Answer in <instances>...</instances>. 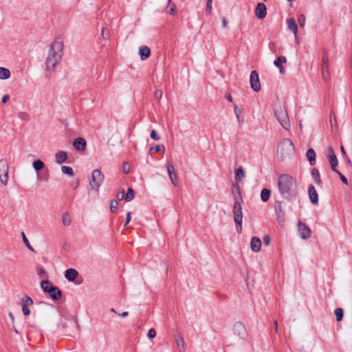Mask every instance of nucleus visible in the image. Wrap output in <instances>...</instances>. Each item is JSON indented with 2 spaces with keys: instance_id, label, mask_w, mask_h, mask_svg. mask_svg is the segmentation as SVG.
<instances>
[{
  "instance_id": "f257e3e1",
  "label": "nucleus",
  "mask_w": 352,
  "mask_h": 352,
  "mask_svg": "<svg viewBox=\"0 0 352 352\" xmlns=\"http://www.w3.org/2000/svg\"><path fill=\"white\" fill-rule=\"evenodd\" d=\"M277 185L281 197L287 200H291L298 195L297 181L289 174L280 175L278 177Z\"/></svg>"
},
{
  "instance_id": "f03ea898",
  "label": "nucleus",
  "mask_w": 352,
  "mask_h": 352,
  "mask_svg": "<svg viewBox=\"0 0 352 352\" xmlns=\"http://www.w3.org/2000/svg\"><path fill=\"white\" fill-rule=\"evenodd\" d=\"M63 53V43L60 40L56 39L50 44L45 60L46 69L48 71L53 70L60 63Z\"/></svg>"
},
{
  "instance_id": "7ed1b4c3",
  "label": "nucleus",
  "mask_w": 352,
  "mask_h": 352,
  "mask_svg": "<svg viewBox=\"0 0 352 352\" xmlns=\"http://www.w3.org/2000/svg\"><path fill=\"white\" fill-rule=\"evenodd\" d=\"M294 145L292 140L284 138L278 145L276 158L279 162L285 161L294 153Z\"/></svg>"
},
{
  "instance_id": "20e7f679",
  "label": "nucleus",
  "mask_w": 352,
  "mask_h": 352,
  "mask_svg": "<svg viewBox=\"0 0 352 352\" xmlns=\"http://www.w3.org/2000/svg\"><path fill=\"white\" fill-rule=\"evenodd\" d=\"M275 116L280 124L286 130L290 128V122L287 111L284 106L279 105L275 109Z\"/></svg>"
},
{
  "instance_id": "39448f33",
  "label": "nucleus",
  "mask_w": 352,
  "mask_h": 352,
  "mask_svg": "<svg viewBox=\"0 0 352 352\" xmlns=\"http://www.w3.org/2000/svg\"><path fill=\"white\" fill-rule=\"evenodd\" d=\"M241 201H236L233 206L234 221L236 226V230L238 233L242 231V222H243V212Z\"/></svg>"
},
{
  "instance_id": "423d86ee",
  "label": "nucleus",
  "mask_w": 352,
  "mask_h": 352,
  "mask_svg": "<svg viewBox=\"0 0 352 352\" xmlns=\"http://www.w3.org/2000/svg\"><path fill=\"white\" fill-rule=\"evenodd\" d=\"M104 175L100 170L95 169L93 170L91 176L89 178V185L91 190L98 191L104 182Z\"/></svg>"
},
{
  "instance_id": "0eeeda50",
  "label": "nucleus",
  "mask_w": 352,
  "mask_h": 352,
  "mask_svg": "<svg viewBox=\"0 0 352 352\" xmlns=\"http://www.w3.org/2000/svg\"><path fill=\"white\" fill-rule=\"evenodd\" d=\"M8 169L9 166L6 160H0V182L4 186L8 184Z\"/></svg>"
},
{
  "instance_id": "6e6552de",
  "label": "nucleus",
  "mask_w": 352,
  "mask_h": 352,
  "mask_svg": "<svg viewBox=\"0 0 352 352\" xmlns=\"http://www.w3.org/2000/svg\"><path fill=\"white\" fill-rule=\"evenodd\" d=\"M251 88L256 92L261 90V84L258 78V74L256 71H252L250 77Z\"/></svg>"
},
{
  "instance_id": "1a4fd4ad",
  "label": "nucleus",
  "mask_w": 352,
  "mask_h": 352,
  "mask_svg": "<svg viewBox=\"0 0 352 352\" xmlns=\"http://www.w3.org/2000/svg\"><path fill=\"white\" fill-rule=\"evenodd\" d=\"M234 333L241 339H245L247 336V331L245 325L241 322H236L234 324Z\"/></svg>"
},
{
  "instance_id": "9d476101",
  "label": "nucleus",
  "mask_w": 352,
  "mask_h": 352,
  "mask_svg": "<svg viewBox=\"0 0 352 352\" xmlns=\"http://www.w3.org/2000/svg\"><path fill=\"white\" fill-rule=\"evenodd\" d=\"M322 76L325 81H328L330 79L328 57L324 54L322 56Z\"/></svg>"
},
{
  "instance_id": "9b49d317",
  "label": "nucleus",
  "mask_w": 352,
  "mask_h": 352,
  "mask_svg": "<svg viewBox=\"0 0 352 352\" xmlns=\"http://www.w3.org/2000/svg\"><path fill=\"white\" fill-rule=\"evenodd\" d=\"M298 228L300 232V237L302 239H309L311 236V230L305 223L299 221L298 223Z\"/></svg>"
},
{
  "instance_id": "f8f14e48",
  "label": "nucleus",
  "mask_w": 352,
  "mask_h": 352,
  "mask_svg": "<svg viewBox=\"0 0 352 352\" xmlns=\"http://www.w3.org/2000/svg\"><path fill=\"white\" fill-rule=\"evenodd\" d=\"M21 303H22L23 314H24V316H29L30 314V310L29 309V307L32 305V304H33L32 299L30 297L25 296L22 299Z\"/></svg>"
},
{
  "instance_id": "ddd939ff",
  "label": "nucleus",
  "mask_w": 352,
  "mask_h": 352,
  "mask_svg": "<svg viewBox=\"0 0 352 352\" xmlns=\"http://www.w3.org/2000/svg\"><path fill=\"white\" fill-rule=\"evenodd\" d=\"M328 151H329V162L330 164L331 170L335 172V171L338 170L336 169V167L338 166V158H337L336 154L334 153L333 150L331 147L329 148Z\"/></svg>"
},
{
  "instance_id": "4468645a",
  "label": "nucleus",
  "mask_w": 352,
  "mask_h": 352,
  "mask_svg": "<svg viewBox=\"0 0 352 352\" xmlns=\"http://www.w3.org/2000/svg\"><path fill=\"white\" fill-rule=\"evenodd\" d=\"M167 171L169 175V177L171 180V182L175 185H177L178 184V176L175 172L174 166L170 163L167 162L166 164Z\"/></svg>"
},
{
  "instance_id": "2eb2a0df",
  "label": "nucleus",
  "mask_w": 352,
  "mask_h": 352,
  "mask_svg": "<svg viewBox=\"0 0 352 352\" xmlns=\"http://www.w3.org/2000/svg\"><path fill=\"white\" fill-rule=\"evenodd\" d=\"M267 9L263 3H258L255 8V16L258 19H263L266 16Z\"/></svg>"
},
{
  "instance_id": "dca6fc26",
  "label": "nucleus",
  "mask_w": 352,
  "mask_h": 352,
  "mask_svg": "<svg viewBox=\"0 0 352 352\" xmlns=\"http://www.w3.org/2000/svg\"><path fill=\"white\" fill-rule=\"evenodd\" d=\"M47 293L50 296V298L54 300H59L62 295L60 289L58 287L54 285H51Z\"/></svg>"
},
{
  "instance_id": "f3484780",
  "label": "nucleus",
  "mask_w": 352,
  "mask_h": 352,
  "mask_svg": "<svg viewBox=\"0 0 352 352\" xmlns=\"http://www.w3.org/2000/svg\"><path fill=\"white\" fill-rule=\"evenodd\" d=\"M308 193L311 202L314 205H317L318 204V195L312 184H310L308 187Z\"/></svg>"
},
{
  "instance_id": "a211bd4d",
  "label": "nucleus",
  "mask_w": 352,
  "mask_h": 352,
  "mask_svg": "<svg viewBox=\"0 0 352 352\" xmlns=\"http://www.w3.org/2000/svg\"><path fill=\"white\" fill-rule=\"evenodd\" d=\"M73 146L78 151H83L86 148L87 143L82 138H77L73 142Z\"/></svg>"
},
{
  "instance_id": "6ab92c4d",
  "label": "nucleus",
  "mask_w": 352,
  "mask_h": 352,
  "mask_svg": "<svg viewBox=\"0 0 352 352\" xmlns=\"http://www.w3.org/2000/svg\"><path fill=\"white\" fill-rule=\"evenodd\" d=\"M251 250L254 252H258L261 248V241L258 237L254 236L252 238L250 243Z\"/></svg>"
},
{
  "instance_id": "aec40b11",
  "label": "nucleus",
  "mask_w": 352,
  "mask_h": 352,
  "mask_svg": "<svg viewBox=\"0 0 352 352\" xmlns=\"http://www.w3.org/2000/svg\"><path fill=\"white\" fill-rule=\"evenodd\" d=\"M288 29L292 32L296 37L298 34V26L294 18H289L286 20Z\"/></svg>"
},
{
  "instance_id": "412c9836",
  "label": "nucleus",
  "mask_w": 352,
  "mask_h": 352,
  "mask_svg": "<svg viewBox=\"0 0 352 352\" xmlns=\"http://www.w3.org/2000/svg\"><path fill=\"white\" fill-rule=\"evenodd\" d=\"M78 275V272L73 268L67 270L65 273V277L69 281H74L77 278Z\"/></svg>"
},
{
  "instance_id": "4be33fe9",
  "label": "nucleus",
  "mask_w": 352,
  "mask_h": 352,
  "mask_svg": "<svg viewBox=\"0 0 352 352\" xmlns=\"http://www.w3.org/2000/svg\"><path fill=\"white\" fill-rule=\"evenodd\" d=\"M139 54L142 60L148 58L151 55V50L147 46H141L139 48Z\"/></svg>"
},
{
  "instance_id": "5701e85b",
  "label": "nucleus",
  "mask_w": 352,
  "mask_h": 352,
  "mask_svg": "<svg viewBox=\"0 0 352 352\" xmlns=\"http://www.w3.org/2000/svg\"><path fill=\"white\" fill-rule=\"evenodd\" d=\"M275 213L277 217L278 221L279 223L283 222L285 220V214L280 204L278 206H275Z\"/></svg>"
},
{
  "instance_id": "b1692460",
  "label": "nucleus",
  "mask_w": 352,
  "mask_h": 352,
  "mask_svg": "<svg viewBox=\"0 0 352 352\" xmlns=\"http://www.w3.org/2000/svg\"><path fill=\"white\" fill-rule=\"evenodd\" d=\"M307 158L309 162V164L313 166L316 163V152L313 148H309L306 154Z\"/></svg>"
},
{
  "instance_id": "393cba45",
  "label": "nucleus",
  "mask_w": 352,
  "mask_h": 352,
  "mask_svg": "<svg viewBox=\"0 0 352 352\" xmlns=\"http://www.w3.org/2000/svg\"><path fill=\"white\" fill-rule=\"evenodd\" d=\"M67 155L65 151H59L56 154V162L60 164L66 161Z\"/></svg>"
},
{
  "instance_id": "a878e982",
  "label": "nucleus",
  "mask_w": 352,
  "mask_h": 352,
  "mask_svg": "<svg viewBox=\"0 0 352 352\" xmlns=\"http://www.w3.org/2000/svg\"><path fill=\"white\" fill-rule=\"evenodd\" d=\"M11 76V73L8 68L0 67V80L8 79Z\"/></svg>"
},
{
  "instance_id": "bb28decb",
  "label": "nucleus",
  "mask_w": 352,
  "mask_h": 352,
  "mask_svg": "<svg viewBox=\"0 0 352 352\" xmlns=\"http://www.w3.org/2000/svg\"><path fill=\"white\" fill-rule=\"evenodd\" d=\"M245 177L244 170L242 167H239L236 169L235 173V179L238 182L242 181Z\"/></svg>"
},
{
  "instance_id": "cd10ccee",
  "label": "nucleus",
  "mask_w": 352,
  "mask_h": 352,
  "mask_svg": "<svg viewBox=\"0 0 352 352\" xmlns=\"http://www.w3.org/2000/svg\"><path fill=\"white\" fill-rule=\"evenodd\" d=\"M271 195V191L267 188H263L261 190V199L263 201L266 202L269 200Z\"/></svg>"
},
{
  "instance_id": "c85d7f7f",
  "label": "nucleus",
  "mask_w": 352,
  "mask_h": 352,
  "mask_svg": "<svg viewBox=\"0 0 352 352\" xmlns=\"http://www.w3.org/2000/svg\"><path fill=\"white\" fill-rule=\"evenodd\" d=\"M311 176L314 179L315 182L320 185L321 184V180L320 177L319 170L317 168H313L311 172Z\"/></svg>"
},
{
  "instance_id": "c756f323",
  "label": "nucleus",
  "mask_w": 352,
  "mask_h": 352,
  "mask_svg": "<svg viewBox=\"0 0 352 352\" xmlns=\"http://www.w3.org/2000/svg\"><path fill=\"white\" fill-rule=\"evenodd\" d=\"M168 6L166 8V13L173 15L176 11V6L175 3H171V0H168Z\"/></svg>"
},
{
  "instance_id": "7c9ffc66",
  "label": "nucleus",
  "mask_w": 352,
  "mask_h": 352,
  "mask_svg": "<svg viewBox=\"0 0 352 352\" xmlns=\"http://www.w3.org/2000/svg\"><path fill=\"white\" fill-rule=\"evenodd\" d=\"M286 61L287 58L284 56H280L274 60V64L276 67H280Z\"/></svg>"
},
{
  "instance_id": "2f4dec72",
  "label": "nucleus",
  "mask_w": 352,
  "mask_h": 352,
  "mask_svg": "<svg viewBox=\"0 0 352 352\" xmlns=\"http://www.w3.org/2000/svg\"><path fill=\"white\" fill-rule=\"evenodd\" d=\"M44 163L40 160H35L33 162V167L36 172L41 170L44 167Z\"/></svg>"
},
{
  "instance_id": "473e14b6",
  "label": "nucleus",
  "mask_w": 352,
  "mask_h": 352,
  "mask_svg": "<svg viewBox=\"0 0 352 352\" xmlns=\"http://www.w3.org/2000/svg\"><path fill=\"white\" fill-rule=\"evenodd\" d=\"M62 222L65 226H68L71 224V218L67 212H65L62 215Z\"/></svg>"
},
{
  "instance_id": "72a5a7b5",
  "label": "nucleus",
  "mask_w": 352,
  "mask_h": 352,
  "mask_svg": "<svg viewBox=\"0 0 352 352\" xmlns=\"http://www.w3.org/2000/svg\"><path fill=\"white\" fill-rule=\"evenodd\" d=\"M51 285H52L48 280H43L41 283V289L45 293L48 292V289Z\"/></svg>"
},
{
  "instance_id": "f704fd0d",
  "label": "nucleus",
  "mask_w": 352,
  "mask_h": 352,
  "mask_svg": "<svg viewBox=\"0 0 352 352\" xmlns=\"http://www.w3.org/2000/svg\"><path fill=\"white\" fill-rule=\"evenodd\" d=\"M21 236H22L23 241V243H25V245L26 248H27L28 249H29L30 251H32V252H34V248H32V246L30 245V242H29L28 239H27V237H26V236H25V233H24V232H22V233H21Z\"/></svg>"
},
{
  "instance_id": "c9c22d12",
  "label": "nucleus",
  "mask_w": 352,
  "mask_h": 352,
  "mask_svg": "<svg viewBox=\"0 0 352 352\" xmlns=\"http://www.w3.org/2000/svg\"><path fill=\"white\" fill-rule=\"evenodd\" d=\"M135 192L131 188L128 189V192H126L124 199L126 201H131L134 198Z\"/></svg>"
},
{
  "instance_id": "e433bc0d",
  "label": "nucleus",
  "mask_w": 352,
  "mask_h": 352,
  "mask_svg": "<svg viewBox=\"0 0 352 352\" xmlns=\"http://www.w3.org/2000/svg\"><path fill=\"white\" fill-rule=\"evenodd\" d=\"M61 170H62V172L64 174H66V175H70V176H73L74 175L73 169L71 167H69V166H62Z\"/></svg>"
},
{
  "instance_id": "4c0bfd02",
  "label": "nucleus",
  "mask_w": 352,
  "mask_h": 352,
  "mask_svg": "<svg viewBox=\"0 0 352 352\" xmlns=\"http://www.w3.org/2000/svg\"><path fill=\"white\" fill-rule=\"evenodd\" d=\"M233 107H234V114H235V116L236 117L237 121L239 123L242 122L243 120H241V118H240V115L242 113L241 110H240L238 108V106L236 104H234Z\"/></svg>"
},
{
  "instance_id": "58836bf2",
  "label": "nucleus",
  "mask_w": 352,
  "mask_h": 352,
  "mask_svg": "<svg viewBox=\"0 0 352 352\" xmlns=\"http://www.w3.org/2000/svg\"><path fill=\"white\" fill-rule=\"evenodd\" d=\"M335 315L336 316L337 321H341L343 316V311L341 308H337L335 310Z\"/></svg>"
},
{
  "instance_id": "ea45409f",
  "label": "nucleus",
  "mask_w": 352,
  "mask_h": 352,
  "mask_svg": "<svg viewBox=\"0 0 352 352\" xmlns=\"http://www.w3.org/2000/svg\"><path fill=\"white\" fill-rule=\"evenodd\" d=\"M118 203L116 200H111V204H110V210L111 212H116L118 209Z\"/></svg>"
},
{
  "instance_id": "a19ab883",
  "label": "nucleus",
  "mask_w": 352,
  "mask_h": 352,
  "mask_svg": "<svg viewBox=\"0 0 352 352\" xmlns=\"http://www.w3.org/2000/svg\"><path fill=\"white\" fill-rule=\"evenodd\" d=\"M306 18L304 14H300L298 16V22L301 28H304L305 25Z\"/></svg>"
},
{
  "instance_id": "79ce46f5",
  "label": "nucleus",
  "mask_w": 352,
  "mask_h": 352,
  "mask_svg": "<svg viewBox=\"0 0 352 352\" xmlns=\"http://www.w3.org/2000/svg\"><path fill=\"white\" fill-rule=\"evenodd\" d=\"M176 343L178 347H182V349H184L185 344L182 337L177 336L176 338Z\"/></svg>"
},
{
  "instance_id": "37998d69",
  "label": "nucleus",
  "mask_w": 352,
  "mask_h": 352,
  "mask_svg": "<svg viewBox=\"0 0 352 352\" xmlns=\"http://www.w3.org/2000/svg\"><path fill=\"white\" fill-rule=\"evenodd\" d=\"M151 150H154L155 152L165 151L164 146L162 144L156 145L151 148Z\"/></svg>"
},
{
  "instance_id": "c03bdc74",
  "label": "nucleus",
  "mask_w": 352,
  "mask_h": 352,
  "mask_svg": "<svg viewBox=\"0 0 352 352\" xmlns=\"http://www.w3.org/2000/svg\"><path fill=\"white\" fill-rule=\"evenodd\" d=\"M150 135L151 138L154 140L158 141L160 140V135L156 133V131L154 129L151 130Z\"/></svg>"
},
{
  "instance_id": "a18cd8bd",
  "label": "nucleus",
  "mask_w": 352,
  "mask_h": 352,
  "mask_svg": "<svg viewBox=\"0 0 352 352\" xmlns=\"http://www.w3.org/2000/svg\"><path fill=\"white\" fill-rule=\"evenodd\" d=\"M335 172L340 176V178L342 180V182L344 184L348 185V180L346 177L344 175H342L339 170H336Z\"/></svg>"
},
{
  "instance_id": "49530a36",
  "label": "nucleus",
  "mask_w": 352,
  "mask_h": 352,
  "mask_svg": "<svg viewBox=\"0 0 352 352\" xmlns=\"http://www.w3.org/2000/svg\"><path fill=\"white\" fill-rule=\"evenodd\" d=\"M156 336V332L154 329H150L148 331L147 336L148 338L151 339L155 338Z\"/></svg>"
},
{
  "instance_id": "de8ad7c7",
  "label": "nucleus",
  "mask_w": 352,
  "mask_h": 352,
  "mask_svg": "<svg viewBox=\"0 0 352 352\" xmlns=\"http://www.w3.org/2000/svg\"><path fill=\"white\" fill-rule=\"evenodd\" d=\"M212 1H207V6H206V12L208 14H210L211 10H212Z\"/></svg>"
},
{
  "instance_id": "09e8293b",
  "label": "nucleus",
  "mask_w": 352,
  "mask_h": 352,
  "mask_svg": "<svg viewBox=\"0 0 352 352\" xmlns=\"http://www.w3.org/2000/svg\"><path fill=\"white\" fill-rule=\"evenodd\" d=\"M117 199H119V200H121L124 197V190H122L121 191H119L118 193H117Z\"/></svg>"
},
{
  "instance_id": "8fccbe9b",
  "label": "nucleus",
  "mask_w": 352,
  "mask_h": 352,
  "mask_svg": "<svg viewBox=\"0 0 352 352\" xmlns=\"http://www.w3.org/2000/svg\"><path fill=\"white\" fill-rule=\"evenodd\" d=\"M162 96V90L160 89H158L155 92V97L157 98V99H160L161 98Z\"/></svg>"
},
{
  "instance_id": "3c124183",
  "label": "nucleus",
  "mask_w": 352,
  "mask_h": 352,
  "mask_svg": "<svg viewBox=\"0 0 352 352\" xmlns=\"http://www.w3.org/2000/svg\"><path fill=\"white\" fill-rule=\"evenodd\" d=\"M270 243V236H265L264 238H263V243L265 245H269Z\"/></svg>"
},
{
  "instance_id": "603ef678",
  "label": "nucleus",
  "mask_w": 352,
  "mask_h": 352,
  "mask_svg": "<svg viewBox=\"0 0 352 352\" xmlns=\"http://www.w3.org/2000/svg\"><path fill=\"white\" fill-rule=\"evenodd\" d=\"M131 219V212H128L126 213L125 225L128 224V223L130 222Z\"/></svg>"
},
{
  "instance_id": "864d4df0",
  "label": "nucleus",
  "mask_w": 352,
  "mask_h": 352,
  "mask_svg": "<svg viewBox=\"0 0 352 352\" xmlns=\"http://www.w3.org/2000/svg\"><path fill=\"white\" fill-rule=\"evenodd\" d=\"M9 95L6 94V95H4L3 97H2V102L3 103H6L7 102L8 100L9 99Z\"/></svg>"
},
{
  "instance_id": "5fc2aeb1",
  "label": "nucleus",
  "mask_w": 352,
  "mask_h": 352,
  "mask_svg": "<svg viewBox=\"0 0 352 352\" xmlns=\"http://www.w3.org/2000/svg\"><path fill=\"white\" fill-rule=\"evenodd\" d=\"M227 25H228V21L226 19V18H222V26L223 28H226L227 27Z\"/></svg>"
},
{
  "instance_id": "6e6d98bb",
  "label": "nucleus",
  "mask_w": 352,
  "mask_h": 352,
  "mask_svg": "<svg viewBox=\"0 0 352 352\" xmlns=\"http://www.w3.org/2000/svg\"><path fill=\"white\" fill-rule=\"evenodd\" d=\"M273 326L274 327L276 333H278V322L276 320H274L273 322Z\"/></svg>"
},
{
  "instance_id": "4d7b16f0",
  "label": "nucleus",
  "mask_w": 352,
  "mask_h": 352,
  "mask_svg": "<svg viewBox=\"0 0 352 352\" xmlns=\"http://www.w3.org/2000/svg\"><path fill=\"white\" fill-rule=\"evenodd\" d=\"M119 315H120L122 318H125V317H126V316L129 315V314H128V312H127V311H124V312H122V313L120 314Z\"/></svg>"
},
{
  "instance_id": "13d9d810",
  "label": "nucleus",
  "mask_w": 352,
  "mask_h": 352,
  "mask_svg": "<svg viewBox=\"0 0 352 352\" xmlns=\"http://www.w3.org/2000/svg\"><path fill=\"white\" fill-rule=\"evenodd\" d=\"M278 68L279 69L280 74H285V70L283 65H281L280 67H278Z\"/></svg>"
},
{
  "instance_id": "bf43d9fd",
  "label": "nucleus",
  "mask_w": 352,
  "mask_h": 352,
  "mask_svg": "<svg viewBox=\"0 0 352 352\" xmlns=\"http://www.w3.org/2000/svg\"><path fill=\"white\" fill-rule=\"evenodd\" d=\"M226 98L228 101L232 102V97L230 94H228L226 96Z\"/></svg>"
},
{
  "instance_id": "052dcab7",
  "label": "nucleus",
  "mask_w": 352,
  "mask_h": 352,
  "mask_svg": "<svg viewBox=\"0 0 352 352\" xmlns=\"http://www.w3.org/2000/svg\"><path fill=\"white\" fill-rule=\"evenodd\" d=\"M45 273V271L43 269H41L39 274H40V275H42Z\"/></svg>"
},
{
  "instance_id": "680f3d73",
  "label": "nucleus",
  "mask_w": 352,
  "mask_h": 352,
  "mask_svg": "<svg viewBox=\"0 0 352 352\" xmlns=\"http://www.w3.org/2000/svg\"><path fill=\"white\" fill-rule=\"evenodd\" d=\"M13 330L16 334H19V331L15 327L13 328Z\"/></svg>"
},
{
  "instance_id": "e2e57ef3",
  "label": "nucleus",
  "mask_w": 352,
  "mask_h": 352,
  "mask_svg": "<svg viewBox=\"0 0 352 352\" xmlns=\"http://www.w3.org/2000/svg\"><path fill=\"white\" fill-rule=\"evenodd\" d=\"M341 151H342V154H345V151H344V148L343 146H341Z\"/></svg>"
},
{
  "instance_id": "0e129e2a",
  "label": "nucleus",
  "mask_w": 352,
  "mask_h": 352,
  "mask_svg": "<svg viewBox=\"0 0 352 352\" xmlns=\"http://www.w3.org/2000/svg\"><path fill=\"white\" fill-rule=\"evenodd\" d=\"M111 312H116V311H115V309H114L113 308H111Z\"/></svg>"
},
{
  "instance_id": "69168bd1",
  "label": "nucleus",
  "mask_w": 352,
  "mask_h": 352,
  "mask_svg": "<svg viewBox=\"0 0 352 352\" xmlns=\"http://www.w3.org/2000/svg\"><path fill=\"white\" fill-rule=\"evenodd\" d=\"M289 2H293L294 0H287Z\"/></svg>"
},
{
  "instance_id": "338daca9",
  "label": "nucleus",
  "mask_w": 352,
  "mask_h": 352,
  "mask_svg": "<svg viewBox=\"0 0 352 352\" xmlns=\"http://www.w3.org/2000/svg\"><path fill=\"white\" fill-rule=\"evenodd\" d=\"M350 162H351L350 160H348L347 163H350Z\"/></svg>"
},
{
  "instance_id": "774afa93",
  "label": "nucleus",
  "mask_w": 352,
  "mask_h": 352,
  "mask_svg": "<svg viewBox=\"0 0 352 352\" xmlns=\"http://www.w3.org/2000/svg\"><path fill=\"white\" fill-rule=\"evenodd\" d=\"M207 1H212V0H206Z\"/></svg>"
}]
</instances>
